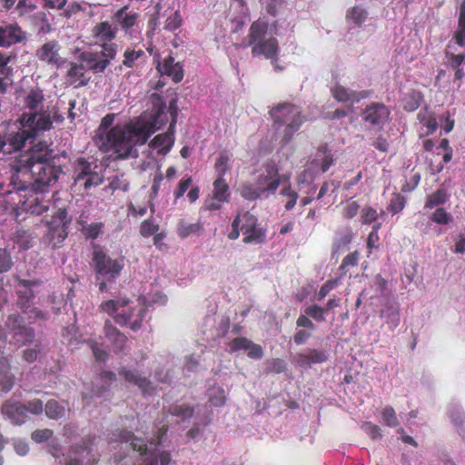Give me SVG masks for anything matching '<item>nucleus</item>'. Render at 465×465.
Returning a JSON list of instances; mask_svg holds the SVG:
<instances>
[{
    "instance_id": "54",
    "label": "nucleus",
    "mask_w": 465,
    "mask_h": 465,
    "mask_svg": "<svg viewBox=\"0 0 465 465\" xmlns=\"http://www.w3.org/2000/svg\"><path fill=\"white\" fill-rule=\"evenodd\" d=\"M418 118L420 119V122L427 128L426 134L433 133L438 128V123L433 115L420 112L418 114Z\"/></svg>"
},
{
    "instance_id": "35",
    "label": "nucleus",
    "mask_w": 465,
    "mask_h": 465,
    "mask_svg": "<svg viewBox=\"0 0 465 465\" xmlns=\"http://www.w3.org/2000/svg\"><path fill=\"white\" fill-rule=\"evenodd\" d=\"M177 231L178 234L183 237L186 238L190 235H200L203 232V226L202 223H191L186 221H180L177 225Z\"/></svg>"
},
{
    "instance_id": "55",
    "label": "nucleus",
    "mask_w": 465,
    "mask_h": 465,
    "mask_svg": "<svg viewBox=\"0 0 465 465\" xmlns=\"http://www.w3.org/2000/svg\"><path fill=\"white\" fill-rule=\"evenodd\" d=\"M266 371L270 373H282L286 371V362L282 359H272L266 362Z\"/></svg>"
},
{
    "instance_id": "10",
    "label": "nucleus",
    "mask_w": 465,
    "mask_h": 465,
    "mask_svg": "<svg viewBox=\"0 0 465 465\" xmlns=\"http://www.w3.org/2000/svg\"><path fill=\"white\" fill-rule=\"evenodd\" d=\"M21 125L25 126V130L30 132L35 139L53 127L52 113L43 111L24 114L21 119Z\"/></svg>"
},
{
    "instance_id": "53",
    "label": "nucleus",
    "mask_w": 465,
    "mask_h": 465,
    "mask_svg": "<svg viewBox=\"0 0 465 465\" xmlns=\"http://www.w3.org/2000/svg\"><path fill=\"white\" fill-rule=\"evenodd\" d=\"M382 422L391 428L399 425V420L394 409L391 406H386L381 411Z\"/></svg>"
},
{
    "instance_id": "12",
    "label": "nucleus",
    "mask_w": 465,
    "mask_h": 465,
    "mask_svg": "<svg viewBox=\"0 0 465 465\" xmlns=\"http://www.w3.org/2000/svg\"><path fill=\"white\" fill-rule=\"evenodd\" d=\"M390 109L383 104L371 103L361 112L362 121L370 126L381 129L389 121Z\"/></svg>"
},
{
    "instance_id": "39",
    "label": "nucleus",
    "mask_w": 465,
    "mask_h": 465,
    "mask_svg": "<svg viewBox=\"0 0 465 465\" xmlns=\"http://www.w3.org/2000/svg\"><path fill=\"white\" fill-rule=\"evenodd\" d=\"M114 120V114H107L103 118L102 123L99 127L100 135L103 136L104 134H105V140H106L105 144L114 151V153H116V157L125 159L126 157L119 155V153L115 150V148L108 141V134L114 129V127L111 128L109 131H108V129L113 124ZM128 124H127V125ZM118 126L124 127V125H116V127H118ZM124 126H126V124H124ZM114 128H115V126H114Z\"/></svg>"
},
{
    "instance_id": "8",
    "label": "nucleus",
    "mask_w": 465,
    "mask_h": 465,
    "mask_svg": "<svg viewBox=\"0 0 465 465\" xmlns=\"http://www.w3.org/2000/svg\"><path fill=\"white\" fill-rule=\"evenodd\" d=\"M5 326L12 334L11 345L22 347L33 342L35 340V333L34 329L25 326L24 318L17 313L8 315Z\"/></svg>"
},
{
    "instance_id": "28",
    "label": "nucleus",
    "mask_w": 465,
    "mask_h": 465,
    "mask_svg": "<svg viewBox=\"0 0 465 465\" xmlns=\"http://www.w3.org/2000/svg\"><path fill=\"white\" fill-rule=\"evenodd\" d=\"M147 62V55L143 50L126 49L124 54L123 64L128 68L143 67Z\"/></svg>"
},
{
    "instance_id": "48",
    "label": "nucleus",
    "mask_w": 465,
    "mask_h": 465,
    "mask_svg": "<svg viewBox=\"0 0 465 465\" xmlns=\"http://www.w3.org/2000/svg\"><path fill=\"white\" fill-rule=\"evenodd\" d=\"M281 194L286 198L284 207L287 211L292 210L298 200V193L294 190H292V186L290 184L285 185L281 190Z\"/></svg>"
},
{
    "instance_id": "6",
    "label": "nucleus",
    "mask_w": 465,
    "mask_h": 465,
    "mask_svg": "<svg viewBox=\"0 0 465 465\" xmlns=\"http://www.w3.org/2000/svg\"><path fill=\"white\" fill-rule=\"evenodd\" d=\"M97 169L98 165L96 163H90L84 158L77 159L73 174L74 185L83 186L84 190H89L91 187L102 184L104 176Z\"/></svg>"
},
{
    "instance_id": "14",
    "label": "nucleus",
    "mask_w": 465,
    "mask_h": 465,
    "mask_svg": "<svg viewBox=\"0 0 465 465\" xmlns=\"http://www.w3.org/2000/svg\"><path fill=\"white\" fill-rule=\"evenodd\" d=\"M331 93L335 100L351 107L361 100L368 98L371 94L370 91H355L339 84L331 88Z\"/></svg>"
},
{
    "instance_id": "18",
    "label": "nucleus",
    "mask_w": 465,
    "mask_h": 465,
    "mask_svg": "<svg viewBox=\"0 0 465 465\" xmlns=\"http://www.w3.org/2000/svg\"><path fill=\"white\" fill-rule=\"evenodd\" d=\"M26 39V33L16 24L0 25V46L8 47Z\"/></svg>"
},
{
    "instance_id": "61",
    "label": "nucleus",
    "mask_w": 465,
    "mask_h": 465,
    "mask_svg": "<svg viewBox=\"0 0 465 465\" xmlns=\"http://www.w3.org/2000/svg\"><path fill=\"white\" fill-rule=\"evenodd\" d=\"M209 400L214 406H222L225 401V393L223 389L213 390L209 393Z\"/></svg>"
},
{
    "instance_id": "2",
    "label": "nucleus",
    "mask_w": 465,
    "mask_h": 465,
    "mask_svg": "<svg viewBox=\"0 0 465 465\" xmlns=\"http://www.w3.org/2000/svg\"><path fill=\"white\" fill-rule=\"evenodd\" d=\"M149 100L152 104V114L149 117L143 116L126 126L115 127L108 134V141L119 155L136 158L138 151L135 146L143 144L166 122V104L162 96L158 93H153Z\"/></svg>"
},
{
    "instance_id": "20",
    "label": "nucleus",
    "mask_w": 465,
    "mask_h": 465,
    "mask_svg": "<svg viewBox=\"0 0 465 465\" xmlns=\"http://www.w3.org/2000/svg\"><path fill=\"white\" fill-rule=\"evenodd\" d=\"M60 46L57 41H50L41 45L36 51V57L47 64L58 66L61 63Z\"/></svg>"
},
{
    "instance_id": "58",
    "label": "nucleus",
    "mask_w": 465,
    "mask_h": 465,
    "mask_svg": "<svg viewBox=\"0 0 465 465\" xmlns=\"http://www.w3.org/2000/svg\"><path fill=\"white\" fill-rule=\"evenodd\" d=\"M230 328V319L228 316H222L213 334L214 339L223 338L228 332Z\"/></svg>"
},
{
    "instance_id": "31",
    "label": "nucleus",
    "mask_w": 465,
    "mask_h": 465,
    "mask_svg": "<svg viewBox=\"0 0 465 465\" xmlns=\"http://www.w3.org/2000/svg\"><path fill=\"white\" fill-rule=\"evenodd\" d=\"M23 209L32 214L41 215L48 210V205L38 196L31 195L24 201Z\"/></svg>"
},
{
    "instance_id": "52",
    "label": "nucleus",
    "mask_w": 465,
    "mask_h": 465,
    "mask_svg": "<svg viewBox=\"0 0 465 465\" xmlns=\"http://www.w3.org/2000/svg\"><path fill=\"white\" fill-rule=\"evenodd\" d=\"M103 228V223H94L90 224L84 223L82 226V232L86 238L96 239L102 233Z\"/></svg>"
},
{
    "instance_id": "22",
    "label": "nucleus",
    "mask_w": 465,
    "mask_h": 465,
    "mask_svg": "<svg viewBox=\"0 0 465 465\" xmlns=\"http://www.w3.org/2000/svg\"><path fill=\"white\" fill-rule=\"evenodd\" d=\"M332 163L333 159L331 151L327 148L326 145H322L319 147L313 159L311 161L310 169L315 173H325L329 170Z\"/></svg>"
},
{
    "instance_id": "9",
    "label": "nucleus",
    "mask_w": 465,
    "mask_h": 465,
    "mask_svg": "<svg viewBox=\"0 0 465 465\" xmlns=\"http://www.w3.org/2000/svg\"><path fill=\"white\" fill-rule=\"evenodd\" d=\"M241 219V232L243 234L244 243H262L265 241V231L259 225L255 215L250 212L239 214Z\"/></svg>"
},
{
    "instance_id": "63",
    "label": "nucleus",
    "mask_w": 465,
    "mask_h": 465,
    "mask_svg": "<svg viewBox=\"0 0 465 465\" xmlns=\"http://www.w3.org/2000/svg\"><path fill=\"white\" fill-rule=\"evenodd\" d=\"M36 18L39 20V22L36 24L38 26V33L39 34H48L51 32L52 27L50 23L46 19V15L45 13H39L36 15Z\"/></svg>"
},
{
    "instance_id": "25",
    "label": "nucleus",
    "mask_w": 465,
    "mask_h": 465,
    "mask_svg": "<svg viewBox=\"0 0 465 465\" xmlns=\"http://www.w3.org/2000/svg\"><path fill=\"white\" fill-rule=\"evenodd\" d=\"M158 71L173 78L175 83H179L183 78V70L180 63H175L172 56L166 57L162 64H158Z\"/></svg>"
},
{
    "instance_id": "42",
    "label": "nucleus",
    "mask_w": 465,
    "mask_h": 465,
    "mask_svg": "<svg viewBox=\"0 0 465 465\" xmlns=\"http://www.w3.org/2000/svg\"><path fill=\"white\" fill-rule=\"evenodd\" d=\"M213 196L215 197L218 202H228L230 197L229 186L223 178L218 177L214 181Z\"/></svg>"
},
{
    "instance_id": "11",
    "label": "nucleus",
    "mask_w": 465,
    "mask_h": 465,
    "mask_svg": "<svg viewBox=\"0 0 465 465\" xmlns=\"http://www.w3.org/2000/svg\"><path fill=\"white\" fill-rule=\"evenodd\" d=\"M276 163L272 161L265 163L257 178V184L265 193H274L281 183L287 181V175L280 176Z\"/></svg>"
},
{
    "instance_id": "29",
    "label": "nucleus",
    "mask_w": 465,
    "mask_h": 465,
    "mask_svg": "<svg viewBox=\"0 0 465 465\" xmlns=\"http://www.w3.org/2000/svg\"><path fill=\"white\" fill-rule=\"evenodd\" d=\"M104 333L113 343L114 351H124L127 339L125 335L113 326L109 321L104 324Z\"/></svg>"
},
{
    "instance_id": "5",
    "label": "nucleus",
    "mask_w": 465,
    "mask_h": 465,
    "mask_svg": "<svg viewBox=\"0 0 465 465\" xmlns=\"http://www.w3.org/2000/svg\"><path fill=\"white\" fill-rule=\"evenodd\" d=\"M268 23L262 20L253 22L245 38L246 45H252L253 55H264L266 58H273L278 53V42L272 37H267Z\"/></svg>"
},
{
    "instance_id": "30",
    "label": "nucleus",
    "mask_w": 465,
    "mask_h": 465,
    "mask_svg": "<svg viewBox=\"0 0 465 465\" xmlns=\"http://www.w3.org/2000/svg\"><path fill=\"white\" fill-rule=\"evenodd\" d=\"M15 376L9 371L6 358L0 359V386L3 391L8 392L14 386Z\"/></svg>"
},
{
    "instance_id": "47",
    "label": "nucleus",
    "mask_w": 465,
    "mask_h": 465,
    "mask_svg": "<svg viewBox=\"0 0 465 465\" xmlns=\"http://www.w3.org/2000/svg\"><path fill=\"white\" fill-rule=\"evenodd\" d=\"M169 412L181 420H184L193 416V409L186 404H174L170 407Z\"/></svg>"
},
{
    "instance_id": "24",
    "label": "nucleus",
    "mask_w": 465,
    "mask_h": 465,
    "mask_svg": "<svg viewBox=\"0 0 465 465\" xmlns=\"http://www.w3.org/2000/svg\"><path fill=\"white\" fill-rule=\"evenodd\" d=\"M174 124L175 120L169 126V130L165 134L156 135L149 143L150 146L158 149L159 153H166L169 152L174 143Z\"/></svg>"
},
{
    "instance_id": "43",
    "label": "nucleus",
    "mask_w": 465,
    "mask_h": 465,
    "mask_svg": "<svg viewBox=\"0 0 465 465\" xmlns=\"http://www.w3.org/2000/svg\"><path fill=\"white\" fill-rule=\"evenodd\" d=\"M134 312L128 323V326L134 331H136L141 329L142 322L144 319L146 313V308L144 305L141 303H136V308H134Z\"/></svg>"
},
{
    "instance_id": "62",
    "label": "nucleus",
    "mask_w": 465,
    "mask_h": 465,
    "mask_svg": "<svg viewBox=\"0 0 465 465\" xmlns=\"http://www.w3.org/2000/svg\"><path fill=\"white\" fill-rule=\"evenodd\" d=\"M432 223L433 222L430 221V216L428 217V219L420 218L416 221L415 228L423 234H429L432 230Z\"/></svg>"
},
{
    "instance_id": "33",
    "label": "nucleus",
    "mask_w": 465,
    "mask_h": 465,
    "mask_svg": "<svg viewBox=\"0 0 465 465\" xmlns=\"http://www.w3.org/2000/svg\"><path fill=\"white\" fill-rule=\"evenodd\" d=\"M67 236V232L64 224L59 223L55 226L49 227L45 235L46 241L52 243L54 247H57Z\"/></svg>"
},
{
    "instance_id": "51",
    "label": "nucleus",
    "mask_w": 465,
    "mask_h": 465,
    "mask_svg": "<svg viewBox=\"0 0 465 465\" xmlns=\"http://www.w3.org/2000/svg\"><path fill=\"white\" fill-rule=\"evenodd\" d=\"M11 70L5 63L0 64V94H5L12 84Z\"/></svg>"
},
{
    "instance_id": "1",
    "label": "nucleus",
    "mask_w": 465,
    "mask_h": 465,
    "mask_svg": "<svg viewBox=\"0 0 465 465\" xmlns=\"http://www.w3.org/2000/svg\"><path fill=\"white\" fill-rule=\"evenodd\" d=\"M53 150L45 143H38L30 150L19 153L10 163L12 190L4 191L0 183V195L16 192H45L54 184L63 173L62 167L52 161Z\"/></svg>"
},
{
    "instance_id": "44",
    "label": "nucleus",
    "mask_w": 465,
    "mask_h": 465,
    "mask_svg": "<svg viewBox=\"0 0 465 465\" xmlns=\"http://www.w3.org/2000/svg\"><path fill=\"white\" fill-rule=\"evenodd\" d=\"M45 414L50 419H60L65 414V407L54 400H50L45 404Z\"/></svg>"
},
{
    "instance_id": "27",
    "label": "nucleus",
    "mask_w": 465,
    "mask_h": 465,
    "mask_svg": "<svg viewBox=\"0 0 465 465\" xmlns=\"http://www.w3.org/2000/svg\"><path fill=\"white\" fill-rule=\"evenodd\" d=\"M86 68L84 64H72L67 72V81L75 86H84L90 81V76L86 74Z\"/></svg>"
},
{
    "instance_id": "45",
    "label": "nucleus",
    "mask_w": 465,
    "mask_h": 465,
    "mask_svg": "<svg viewBox=\"0 0 465 465\" xmlns=\"http://www.w3.org/2000/svg\"><path fill=\"white\" fill-rule=\"evenodd\" d=\"M430 221L440 225H447L452 223L453 217L450 213L442 207H438L430 215Z\"/></svg>"
},
{
    "instance_id": "49",
    "label": "nucleus",
    "mask_w": 465,
    "mask_h": 465,
    "mask_svg": "<svg viewBox=\"0 0 465 465\" xmlns=\"http://www.w3.org/2000/svg\"><path fill=\"white\" fill-rule=\"evenodd\" d=\"M368 12L361 6H354L347 13V19L356 25H361L367 18Z\"/></svg>"
},
{
    "instance_id": "57",
    "label": "nucleus",
    "mask_w": 465,
    "mask_h": 465,
    "mask_svg": "<svg viewBox=\"0 0 465 465\" xmlns=\"http://www.w3.org/2000/svg\"><path fill=\"white\" fill-rule=\"evenodd\" d=\"M230 161V156L223 153H222L215 163V171L218 174V177L223 178L224 174L228 169V162Z\"/></svg>"
},
{
    "instance_id": "3",
    "label": "nucleus",
    "mask_w": 465,
    "mask_h": 465,
    "mask_svg": "<svg viewBox=\"0 0 465 465\" xmlns=\"http://www.w3.org/2000/svg\"><path fill=\"white\" fill-rule=\"evenodd\" d=\"M93 266L95 280L101 292H107L115 282L124 267V258L114 259L102 250H95L93 254Z\"/></svg>"
},
{
    "instance_id": "60",
    "label": "nucleus",
    "mask_w": 465,
    "mask_h": 465,
    "mask_svg": "<svg viewBox=\"0 0 465 465\" xmlns=\"http://www.w3.org/2000/svg\"><path fill=\"white\" fill-rule=\"evenodd\" d=\"M87 343L89 344L95 360L97 361H104L107 357V352L102 348V345L92 340H89Z\"/></svg>"
},
{
    "instance_id": "59",
    "label": "nucleus",
    "mask_w": 465,
    "mask_h": 465,
    "mask_svg": "<svg viewBox=\"0 0 465 465\" xmlns=\"http://www.w3.org/2000/svg\"><path fill=\"white\" fill-rule=\"evenodd\" d=\"M307 316L313 318L317 322H324V309L318 305H312L304 309Z\"/></svg>"
},
{
    "instance_id": "46",
    "label": "nucleus",
    "mask_w": 465,
    "mask_h": 465,
    "mask_svg": "<svg viewBox=\"0 0 465 465\" xmlns=\"http://www.w3.org/2000/svg\"><path fill=\"white\" fill-rule=\"evenodd\" d=\"M265 192L259 186L255 187L252 183H244L241 187V195L249 201H254L260 198Z\"/></svg>"
},
{
    "instance_id": "23",
    "label": "nucleus",
    "mask_w": 465,
    "mask_h": 465,
    "mask_svg": "<svg viewBox=\"0 0 465 465\" xmlns=\"http://www.w3.org/2000/svg\"><path fill=\"white\" fill-rule=\"evenodd\" d=\"M37 284H39L37 281L18 279V284L16 286V293L18 295L17 304L24 312L28 309L29 306L27 303L34 298V292L31 287Z\"/></svg>"
},
{
    "instance_id": "7",
    "label": "nucleus",
    "mask_w": 465,
    "mask_h": 465,
    "mask_svg": "<svg viewBox=\"0 0 465 465\" xmlns=\"http://www.w3.org/2000/svg\"><path fill=\"white\" fill-rule=\"evenodd\" d=\"M99 308L102 312L113 316L117 324L128 326L136 304L127 298H118L103 302Z\"/></svg>"
},
{
    "instance_id": "26",
    "label": "nucleus",
    "mask_w": 465,
    "mask_h": 465,
    "mask_svg": "<svg viewBox=\"0 0 465 465\" xmlns=\"http://www.w3.org/2000/svg\"><path fill=\"white\" fill-rule=\"evenodd\" d=\"M380 317L384 319V325L393 331L400 324V306L398 303H388L381 311Z\"/></svg>"
},
{
    "instance_id": "36",
    "label": "nucleus",
    "mask_w": 465,
    "mask_h": 465,
    "mask_svg": "<svg viewBox=\"0 0 465 465\" xmlns=\"http://www.w3.org/2000/svg\"><path fill=\"white\" fill-rule=\"evenodd\" d=\"M93 32L98 40L106 42L115 37L116 28L113 27L108 22H102L94 27Z\"/></svg>"
},
{
    "instance_id": "41",
    "label": "nucleus",
    "mask_w": 465,
    "mask_h": 465,
    "mask_svg": "<svg viewBox=\"0 0 465 465\" xmlns=\"http://www.w3.org/2000/svg\"><path fill=\"white\" fill-rule=\"evenodd\" d=\"M449 199V195L444 189H439L435 193L427 196L424 203V209H432L444 204Z\"/></svg>"
},
{
    "instance_id": "13",
    "label": "nucleus",
    "mask_w": 465,
    "mask_h": 465,
    "mask_svg": "<svg viewBox=\"0 0 465 465\" xmlns=\"http://www.w3.org/2000/svg\"><path fill=\"white\" fill-rule=\"evenodd\" d=\"M224 344L230 353H233L238 351H245L251 359L260 360L263 357V350L262 346L252 342L245 337L232 338V340L225 341Z\"/></svg>"
},
{
    "instance_id": "64",
    "label": "nucleus",
    "mask_w": 465,
    "mask_h": 465,
    "mask_svg": "<svg viewBox=\"0 0 465 465\" xmlns=\"http://www.w3.org/2000/svg\"><path fill=\"white\" fill-rule=\"evenodd\" d=\"M361 428L371 439L376 440L381 438V429L378 425L366 421L362 424Z\"/></svg>"
},
{
    "instance_id": "50",
    "label": "nucleus",
    "mask_w": 465,
    "mask_h": 465,
    "mask_svg": "<svg viewBox=\"0 0 465 465\" xmlns=\"http://www.w3.org/2000/svg\"><path fill=\"white\" fill-rule=\"evenodd\" d=\"M109 188L113 191L120 190L127 192L129 189V182L124 173L115 174L109 178Z\"/></svg>"
},
{
    "instance_id": "15",
    "label": "nucleus",
    "mask_w": 465,
    "mask_h": 465,
    "mask_svg": "<svg viewBox=\"0 0 465 465\" xmlns=\"http://www.w3.org/2000/svg\"><path fill=\"white\" fill-rule=\"evenodd\" d=\"M4 417L14 425H22L27 420L25 405L15 400L6 401L1 409Z\"/></svg>"
},
{
    "instance_id": "37",
    "label": "nucleus",
    "mask_w": 465,
    "mask_h": 465,
    "mask_svg": "<svg viewBox=\"0 0 465 465\" xmlns=\"http://www.w3.org/2000/svg\"><path fill=\"white\" fill-rule=\"evenodd\" d=\"M43 90L39 87L31 88L25 97V105L30 110H37L44 102Z\"/></svg>"
},
{
    "instance_id": "21",
    "label": "nucleus",
    "mask_w": 465,
    "mask_h": 465,
    "mask_svg": "<svg viewBox=\"0 0 465 465\" xmlns=\"http://www.w3.org/2000/svg\"><path fill=\"white\" fill-rule=\"evenodd\" d=\"M80 59L86 69L94 74L103 73L108 65V59L99 52H84Z\"/></svg>"
},
{
    "instance_id": "4",
    "label": "nucleus",
    "mask_w": 465,
    "mask_h": 465,
    "mask_svg": "<svg viewBox=\"0 0 465 465\" xmlns=\"http://www.w3.org/2000/svg\"><path fill=\"white\" fill-rule=\"evenodd\" d=\"M276 129L282 134L284 142H289L305 121L301 108L295 104L283 103L270 110Z\"/></svg>"
},
{
    "instance_id": "16",
    "label": "nucleus",
    "mask_w": 465,
    "mask_h": 465,
    "mask_svg": "<svg viewBox=\"0 0 465 465\" xmlns=\"http://www.w3.org/2000/svg\"><path fill=\"white\" fill-rule=\"evenodd\" d=\"M34 139L30 132L25 130V126L21 125L20 131L10 134L6 141L0 139V153H10L12 151L20 150L27 140Z\"/></svg>"
},
{
    "instance_id": "40",
    "label": "nucleus",
    "mask_w": 465,
    "mask_h": 465,
    "mask_svg": "<svg viewBox=\"0 0 465 465\" xmlns=\"http://www.w3.org/2000/svg\"><path fill=\"white\" fill-rule=\"evenodd\" d=\"M422 98L420 92L411 91L407 93L402 98L403 109L408 112L415 111L420 105Z\"/></svg>"
},
{
    "instance_id": "19",
    "label": "nucleus",
    "mask_w": 465,
    "mask_h": 465,
    "mask_svg": "<svg viewBox=\"0 0 465 465\" xmlns=\"http://www.w3.org/2000/svg\"><path fill=\"white\" fill-rule=\"evenodd\" d=\"M328 354L324 351L306 348L295 356V362L298 366L309 369L312 364L323 363L327 361Z\"/></svg>"
},
{
    "instance_id": "32",
    "label": "nucleus",
    "mask_w": 465,
    "mask_h": 465,
    "mask_svg": "<svg viewBox=\"0 0 465 465\" xmlns=\"http://www.w3.org/2000/svg\"><path fill=\"white\" fill-rule=\"evenodd\" d=\"M115 380V374L112 371H103L96 380V383L93 388V394L94 396H101L104 391H106L111 383Z\"/></svg>"
},
{
    "instance_id": "17",
    "label": "nucleus",
    "mask_w": 465,
    "mask_h": 465,
    "mask_svg": "<svg viewBox=\"0 0 465 465\" xmlns=\"http://www.w3.org/2000/svg\"><path fill=\"white\" fill-rule=\"evenodd\" d=\"M118 374L126 382L137 386L143 394H153V387L152 382L145 376H143L138 371L124 367L119 370Z\"/></svg>"
},
{
    "instance_id": "38",
    "label": "nucleus",
    "mask_w": 465,
    "mask_h": 465,
    "mask_svg": "<svg viewBox=\"0 0 465 465\" xmlns=\"http://www.w3.org/2000/svg\"><path fill=\"white\" fill-rule=\"evenodd\" d=\"M450 416L457 431L465 440V414L460 407L452 406L450 410Z\"/></svg>"
},
{
    "instance_id": "56",
    "label": "nucleus",
    "mask_w": 465,
    "mask_h": 465,
    "mask_svg": "<svg viewBox=\"0 0 465 465\" xmlns=\"http://www.w3.org/2000/svg\"><path fill=\"white\" fill-rule=\"evenodd\" d=\"M182 21L183 20L180 12L175 11L167 17L163 27L168 31H174L181 26Z\"/></svg>"
},
{
    "instance_id": "34",
    "label": "nucleus",
    "mask_w": 465,
    "mask_h": 465,
    "mask_svg": "<svg viewBox=\"0 0 465 465\" xmlns=\"http://www.w3.org/2000/svg\"><path fill=\"white\" fill-rule=\"evenodd\" d=\"M136 18V14L128 12L127 7L120 9L114 16V22L124 30L132 27L135 24Z\"/></svg>"
}]
</instances>
